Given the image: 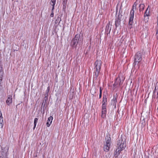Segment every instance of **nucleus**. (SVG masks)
<instances>
[{
  "label": "nucleus",
  "mask_w": 158,
  "mask_h": 158,
  "mask_svg": "<svg viewBox=\"0 0 158 158\" xmlns=\"http://www.w3.org/2000/svg\"><path fill=\"white\" fill-rule=\"evenodd\" d=\"M83 36L80 34H76L71 43V45L73 47L76 48L77 44L81 45L83 43Z\"/></svg>",
  "instance_id": "nucleus-1"
},
{
  "label": "nucleus",
  "mask_w": 158,
  "mask_h": 158,
  "mask_svg": "<svg viewBox=\"0 0 158 158\" xmlns=\"http://www.w3.org/2000/svg\"><path fill=\"white\" fill-rule=\"evenodd\" d=\"M142 64V55L140 52H137L135 55L133 64L136 69H138Z\"/></svg>",
  "instance_id": "nucleus-2"
},
{
  "label": "nucleus",
  "mask_w": 158,
  "mask_h": 158,
  "mask_svg": "<svg viewBox=\"0 0 158 158\" xmlns=\"http://www.w3.org/2000/svg\"><path fill=\"white\" fill-rule=\"evenodd\" d=\"M102 61L100 60H97L95 63L94 69L95 72L94 73V77L97 78L100 73Z\"/></svg>",
  "instance_id": "nucleus-3"
},
{
  "label": "nucleus",
  "mask_w": 158,
  "mask_h": 158,
  "mask_svg": "<svg viewBox=\"0 0 158 158\" xmlns=\"http://www.w3.org/2000/svg\"><path fill=\"white\" fill-rule=\"evenodd\" d=\"M117 144V147L123 150L126 147V141L124 137L121 136L118 138Z\"/></svg>",
  "instance_id": "nucleus-4"
},
{
  "label": "nucleus",
  "mask_w": 158,
  "mask_h": 158,
  "mask_svg": "<svg viewBox=\"0 0 158 158\" xmlns=\"http://www.w3.org/2000/svg\"><path fill=\"white\" fill-rule=\"evenodd\" d=\"M136 5V2H135L133 4L132 6V9L130 11V19L129 21V25H132L133 23L134 11L135 10Z\"/></svg>",
  "instance_id": "nucleus-5"
},
{
  "label": "nucleus",
  "mask_w": 158,
  "mask_h": 158,
  "mask_svg": "<svg viewBox=\"0 0 158 158\" xmlns=\"http://www.w3.org/2000/svg\"><path fill=\"white\" fill-rule=\"evenodd\" d=\"M9 147L6 146L4 148L2 147V150L0 152V158H7V152Z\"/></svg>",
  "instance_id": "nucleus-6"
},
{
  "label": "nucleus",
  "mask_w": 158,
  "mask_h": 158,
  "mask_svg": "<svg viewBox=\"0 0 158 158\" xmlns=\"http://www.w3.org/2000/svg\"><path fill=\"white\" fill-rule=\"evenodd\" d=\"M111 142V138L110 137H109L106 140V143L104 147V149L105 151L107 152L109 151Z\"/></svg>",
  "instance_id": "nucleus-7"
},
{
  "label": "nucleus",
  "mask_w": 158,
  "mask_h": 158,
  "mask_svg": "<svg viewBox=\"0 0 158 158\" xmlns=\"http://www.w3.org/2000/svg\"><path fill=\"white\" fill-rule=\"evenodd\" d=\"M122 16V15L119 14L118 15L117 18L116 19L115 21V25L116 27H117L120 24V21H121V18Z\"/></svg>",
  "instance_id": "nucleus-8"
},
{
  "label": "nucleus",
  "mask_w": 158,
  "mask_h": 158,
  "mask_svg": "<svg viewBox=\"0 0 158 158\" xmlns=\"http://www.w3.org/2000/svg\"><path fill=\"white\" fill-rule=\"evenodd\" d=\"M107 102V98L105 96H103V97L102 104V110H106V103Z\"/></svg>",
  "instance_id": "nucleus-9"
},
{
  "label": "nucleus",
  "mask_w": 158,
  "mask_h": 158,
  "mask_svg": "<svg viewBox=\"0 0 158 158\" xmlns=\"http://www.w3.org/2000/svg\"><path fill=\"white\" fill-rule=\"evenodd\" d=\"M156 93V96H158V82H157L155 86L154 91L153 92V98L156 97L155 94Z\"/></svg>",
  "instance_id": "nucleus-10"
},
{
  "label": "nucleus",
  "mask_w": 158,
  "mask_h": 158,
  "mask_svg": "<svg viewBox=\"0 0 158 158\" xmlns=\"http://www.w3.org/2000/svg\"><path fill=\"white\" fill-rule=\"evenodd\" d=\"M123 150H122L121 149H120V148H117L116 149V151L114 153V157L115 158L117 157L119 154L120 152Z\"/></svg>",
  "instance_id": "nucleus-11"
},
{
  "label": "nucleus",
  "mask_w": 158,
  "mask_h": 158,
  "mask_svg": "<svg viewBox=\"0 0 158 158\" xmlns=\"http://www.w3.org/2000/svg\"><path fill=\"white\" fill-rule=\"evenodd\" d=\"M6 102L7 104L9 105L12 102V96L11 95L8 96V98L7 99Z\"/></svg>",
  "instance_id": "nucleus-12"
},
{
  "label": "nucleus",
  "mask_w": 158,
  "mask_h": 158,
  "mask_svg": "<svg viewBox=\"0 0 158 158\" xmlns=\"http://www.w3.org/2000/svg\"><path fill=\"white\" fill-rule=\"evenodd\" d=\"M53 120V117L52 116H50L48 118L47 122L46 123L47 126L48 127H49L52 123V120Z\"/></svg>",
  "instance_id": "nucleus-13"
},
{
  "label": "nucleus",
  "mask_w": 158,
  "mask_h": 158,
  "mask_svg": "<svg viewBox=\"0 0 158 158\" xmlns=\"http://www.w3.org/2000/svg\"><path fill=\"white\" fill-rule=\"evenodd\" d=\"M3 118L2 117V113L0 111V128H2L3 127Z\"/></svg>",
  "instance_id": "nucleus-14"
},
{
  "label": "nucleus",
  "mask_w": 158,
  "mask_h": 158,
  "mask_svg": "<svg viewBox=\"0 0 158 158\" xmlns=\"http://www.w3.org/2000/svg\"><path fill=\"white\" fill-rule=\"evenodd\" d=\"M111 28V26L110 25V23H108L107 24L106 28V31L109 33H110V30Z\"/></svg>",
  "instance_id": "nucleus-15"
},
{
  "label": "nucleus",
  "mask_w": 158,
  "mask_h": 158,
  "mask_svg": "<svg viewBox=\"0 0 158 158\" xmlns=\"http://www.w3.org/2000/svg\"><path fill=\"white\" fill-rule=\"evenodd\" d=\"M106 110H102L101 116L102 118H104L106 117Z\"/></svg>",
  "instance_id": "nucleus-16"
},
{
  "label": "nucleus",
  "mask_w": 158,
  "mask_h": 158,
  "mask_svg": "<svg viewBox=\"0 0 158 158\" xmlns=\"http://www.w3.org/2000/svg\"><path fill=\"white\" fill-rule=\"evenodd\" d=\"M145 7V5L143 4H140L139 5V11H143Z\"/></svg>",
  "instance_id": "nucleus-17"
},
{
  "label": "nucleus",
  "mask_w": 158,
  "mask_h": 158,
  "mask_svg": "<svg viewBox=\"0 0 158 158\" xmlns=\"http://www.w3.org/2000/svg\"><path fill=\"white\" fill-rule=\"evenodd\" d=\"M90 93L93 95H94L96 93V89L94 87H93L90 90Z\"/></svg>",
  "instance_id": "nucleus-18"
},
{
  "label": "nucleus",
  "mask_w": 158,
  "mask_h": 158,
  "mask_svg": "<svg viewBox=\"0 0 158 158\" xmlns=\"http://www.w3.org/2000/svg\"><path fill=\"white\" fill-rule=\"evenodd\" d=\"M48 100V97L47 96H45L44 98V100L43 101V102L42 103V105H44V106L45 105V104L46 103Z\"/></svg>",
  "instance_id": "nucleus-19"
},
{
  "label": "nucleus",
  "mask_w": 158,
  "mask_h": 158,
  "mask_svg": "<svg viewBox=\"0 0 158 158\" xmlns=\"http://www.w3.org/2000/svg\"><path fill=\"white\" fill-rule=\"evenodd\" d=\"M117 102V100L116 97L114 96L113 97V98L112 100V103H113V105H115Z\"/></svg>",
  "instance_id": "nucleus-20"
},
{
  "label": "nucleus",
  "mask_w": 158,
  "mask_h": 158,
  "mask_svg": "<svg viewBox=\"0 0 158 158\" xmlns=\"http://www.w3.org/2000/svg\"><path fill=\"white\" fill-rule=\"evenodd\" d=\"M38 119L37 118H35L34 122V127H33V129H34L36 127L37 123L38 122Z\"/></svg>",
  "instance_id": "nucleus-21"
},
{
  "label": "nucleus",
  "mask_w": 158,
  "mask_h": 158,
  "mask_svg": "<svg viewBox=\"0 0 158 158\" xmlns=\"http://www.w3.org/2000/svg\"><path fill=\"white\" fill-rule=\"evenodd\" d=\"M118 80V81H120V83H119V85H120V82H121V80H120V79H118V78H116V81H115V83L113 84V85L114 86H116L118 84V82H117V81Z\"/></svg>",
  "instance_id": "nucleus-22"
},
{
  "label": "nucleus",
  "mask_w": 158,
  "mask_h": 158,
  "mask_svg": "<svg viewBox=\"0 0 158 158\" xmlns=\"http://www.w3.org/2000/svg\"><path fill=\"white\" fill-rule=\"evenodd\" d=\"M149 11L148 10V9L146 10L144 15V17L148 16L149 15Z\"/></svg>",
  "instance_id": "nucleus-23"
},
{
  "label": "nucleus",
  "mask_w": 158,
  "mask_h": 158,
  "mask_svg": "<svg viewBox=\"0 0 158 158\" xmlns=\"http://www.w3.org/2000/svg\"><path fill=\"white\" fill-rule=\"evenodd\" d=\"M56 0H51V4L52 5H55L56 4Z\"/></svg>",
  "instance_id": "nucleus-24"
},
{
  "label": "nucleus",
  "mask_w": 158,
  "mask_h": 158,
  "mask_svg": "<svg viewBox=\"0 0 158 158\" xmlns=\"http://www.w3.org/2000/svg\"><path fill=\"white\" fill-rule=\"evenodd\" d=\"M3 72L2 71H0V79H2V78L3 77Z\"/></svg>",
  "instance_id": "nucleus-25"
},
{
  "label": "nucleus",
  "mask_w": 158,
  "mask_h": 158,
  "mask_svg": "<svg viewBox=\"0 0 158 158\" xmlns=\"http://www.w3.org/2000/svg\"><path fill=\"white\" fill-rule=\"evenodd\" d=\"M61 19L59 17H58L56 20L55 21V23H58V21H59V23L60 22V21H61Z\"/></svg>",
  "instance_id": "nucleus-26"
},
{
  "label": "nucleus",
  "mask_w": 158,
  "mask_h": 158,
  "mask_svg": "<svg viewBox=\"0 0 158 158\" xmlns=\"http://www.w3.org/2000/svg\"><path fill=\"white\" fill-rule=\"evenodd\" d=\"M49 90V87H48V88L47 90H46V93H45V96H47L48 97V93Z\"/></svg>",
  "instance_id": "nucleus-27"
},
{
  "label": "nucleus",
  "mask_w": 158,
  "mask_h": 158,
  "mask_svg": "<svg viewBox=\"0 0 158 158\" xmlns=\"http://www.w3.org/2000/svg\"><path fill=\"white\" fill-rule=\"evenodd\" d=\"M156 38L158 39V24H157V26L156 28Z\"/></svg>",
  "instance_id": "nucleus-28"
},
{
  "label": "nucleus",
  "mask_w": 158,
  "mask_h": 158,
  "mask_svg": "<svg viewBox=\"0 0 158 158\" xmlns=\"http://www.w3.org/2000/svg\"><path fill=\"white\" fill-rule=\"evenodd\" d=\"M54 16L53 11H52V13L50 15V16L53 17Z\"/></svg>",
  "instance_id": "nucleus-29"
},
{
  "label": "nucleus",
  "mask_w": 158,
  "mask_h": 158,
  "mask_svg": "<svg viewBox=\"0 0 158 158\" xmlns=\"http://www.w3.org/2000/svg\"><path fill=\"white\" fill-rule=\"evenodd\" d=\"M54 6L55 5H52V11H53V10L54 9Z\"/></svg>",
  "instance_id": "nucleus-30"
},
{
  "label": "nucleus",
  "mask_w": 158,
  "mask_h": 158,
  "mask_svg": "<svg viewBox=\"0 0 158 158\" xmlns=\"http://www.w3.org/2000/svg\"><path fill=\"white\" fill-rule=\"evenodd\" d=\"M101 96H102V93L101 92H100V94H99V98H101Z\"/></svg>",
  "instance_id": "nucleus-31"
},
{
  "label": "nucleus",
  "mask_w": 158,
  "mask_h": 158,
  "mask_svg": "<svg viewBox=\"0 0 158 158\" xmlns=\"http://www.w3.org/2000/svg\"><path fill=\"white\" fill-rule=\"evenodd\" d=\"M2 79H0V84H1V81H2Z\"/></svg>",
  "instance_id": "nucleus-32"
},
{
  "label": "nucleus",
  "mask_w": 158,
  "mask_h": 158,
  "mask_svg": "<svg viewBox=\"0 0 158 158\" xmlns=\"http://www.w3.org/2000/svg\"><path fill=\"white\" fill-rule=\"evenodd\" d=\"M101 92L102 93V90H101V88H100V92Z\"/></svg>",
  "instance_id": "nucleus-33"
},
{
  "label": "nucleus",
  "mask_w": 158,
  "mask_h": 158,
  "mask_svg": "<svg viewBox=\"0 0 158 158\" xmlns=\"http://www.w3.org/2000/svg\"><path fill=\"white\" fill-rule=\"evenodd\" d=\"M157 23L158 24V17H157Z\"/></svg>",
  "instance_id": "nucleus-34"
},
{
  "label": "nucleus",
  "mask_w": 158,
  "mask_h": 158,
  "mask_svg": "<svg viewBox=\"0 0 158 158\" xmlns=\"http://www.w3.org/2000/svg\"><path fill=\"white\" fill-rule=\"evenodd\" d=\"M156 110H157V112H158V107H157V109Z\"/></svg>",
  "instance_id": "nucleus-35"
},
{
  "label": "nucleus",
  "mask_w": 158,
  "mask_h": 158,
  "mask_svg": "<svg viewBox=\"0 0 158 158\" xmlns=\"http://www.w3.org/2000/svg\"><path fill=\"white\" fill-rule=\"evenodd\" d=\"M149 6H148V8H147L148 9V8H149Z\"/></svg>",
  "instance_id": "nucleus-36"
},
{
  "label": "nucleus",
  "mask_w": 158,
  "mask_h": 158,
  "mask_svg": "<svg viewBox=\"0 0 158 158\" xmlns=\"http://www.w3.org/2000/svg\"><path fill=\"white\" fill-rule=\"evenodd\" d=\"M156 98L158 99V96H156Z\"/></svg>",
  "instance_id": "nucleus-37"
},
{
  "label": "nucleus",
  "mask_w": 158,
  "mask_h": 158,
  "mask_svg": "<svg viewBox=\"0 0 158 158\" xmlns=\"http://www.w3.org/2000/svg\"><path fill=\"white\" fill-rule=\"evenodd\" d=\"M82 158H86L85 157H83Z\"/></svg>",
  "instance_id": "nucleus-38"
}]
</instances>
